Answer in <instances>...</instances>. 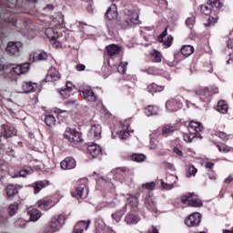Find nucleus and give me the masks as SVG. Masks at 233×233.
<instances>
[{
    "label": "nucleus",
    "instance_id": "1",
    "mask_svg": "<svg viewBox=\"0 0 233 233\" xmlns=\"http://www.w3.org/2000/svg\"><path fill=\"white\" fill-rule=\"evenodd\" d=\"M192 198H194V193H187L181 197V203L187 207H203V202L201 200Z\"/></svg>",
    "mask_w": 233,
    "mask_h": 233
},
{
    "label": "nucleus",
    "instance_id": "2",
    "mask_svg": "<svg viewBox=\"0 0 233 233\" xmlns=\"http://www.w3.org/2000/svg\"><path fill=\"white\" fill-rule=\"evenodd\" d=\"M64 137L66 139H68L70 143H81L83 141V138H81V133L77 132L75 129H66Z\"/></svg>",
    "mask_w": 233,
    "mask_h": 233
},
{
    "label": "nucleus",
    "instance_id": "3",
    "mask_svg": "<svg viewBox=\"0 0 233 233\" xmlns=\"http://www.w3.org/2000/svg\"><path fill=\"white\" fill-rule=\"evenodd\" d=\"M199 223H201V214L198 212L189 215L185 221L187 227L189 228L198 227Z\"/></svg>",
    "mask_w": 233,
    "mask_h": 233
},
{
    "label": "nucleus",
    "instance_id": "4",
    "mask_svg": "<svg viewBox=\"0 0 233 233\" xmlns=\"http://www.w3.org/2000/svg\"><path fill=\"white\" fill-rule=\"evenodd\" d=\"M79 92L86 101H90L92 103H94V101H97V96H96V94H94V91H92L90 86L82 87L79 89Z\"/></svg>",
    "mask_w": 233,
    "mask_h": 233
},
{
    "label": "nucleus",
    "instance_id": "5",
    "mask_svg": "<svg viewBox=\"0 0 233 233\" xmlns=\"http://www.w3.org/2000/svg\"><path fill=\"white\" fill-rule=\"evenodd\" d=\"M126 23L128 26H134L136 25H139L141 22L139 21V15L136 11L127 12Z\"/></svg>",
    "mask_w": 233,
    "mask_h": 233
},
{
    "label": "nucleus",
    "instance_id": "6",
    "mask_svg": "<svg viewBox=\"0 0 233 233\" xmlns=\"http://www.w3.org/2000/svg\"><path fill=\"white\" fill-rule=\"evenodd\" d=\"M182 105L177 98H172L166 102V108L168 112H177Z\"/></svg>",
    "mask_w": 233,
    "mask_h": 233
},
{
    "label": "nucleus",
    "instance_id": "7",
    "mask_svg": "<svg viewBox=\"0 0 233 233\" xmlns=\"http://www.w3.org/2000/svg\"><path fill=\"white\" fill-rule=\"evenodd\" d=\"M133 132L134 130L130 129V123L125 121L124 124L121 125V129L117 132V135L121 139H127Z\"/></svg>",
    "mask_w": 233,
    "mask_h": 233
},
{
    "label": "nucleus",
    "instance_id": "8",
    "mask_svg": "<svg viewBox=\"0 0 233 233\" xmlns=\"http://www.w3.org/2000/svg\"><path fill=\"white\" fill-rule=\"evenodd\" d=\"M29 59L32 63L35 61H46L48 59V54L45 51H36L30 54Z\"/></svg>",
    "mask_w": 233,
    "mask_h": 233
},
{
    "label": "nucleus",
    "instance_id": "9",
    "mask_svg": "<svg viewBox=\"0 0 233 233\" xmlns=\"http://www.w3.org/2000/svg\"><path fill=\"white\" fill-rule=\"evenodd\" d=\"M167 30L168 28L166 27V29L162 32V34L157 37L158 41L160 43H163L164 46H166L167 48H168V46H170V45H172V41H174V37H172V35H167Z\"/></svg>",
    "mask_w": 233,
    "mask_h": 233
},
{
    "label": "nucleus",
    "instance_id": "10",
    "mask_svg": "<svg viewBox=\"0 0 233 233\" xmlns=\"http://www.w3.org/2000/svg\"><path fill=\"white\" fill-rule=\"evenodd\" d=\"M30 71V64L29 63H24L21 65H18L15 67H13V72L16 76H23V74H28Z\"/></svg>",
    "mask_w": 233,
    "mask_h": 233
},
{
    "label": "nucleus",
    "instance_id": "11",
    "mask_svg": "<svg viewBox=\"0 0 233 233\" xmlns=\"http://www.w3.org/2000/svg\"><path fill=\"white\" fill-rule=\"evenodd\" d=\"M15 134H17L15 127L10 126L9 124L2 126L1 135L4 136V137H12V136H15Z\"/></svg>",
    "mask_w": 233,
    "mask_h": 233
},
{
    "label": "nucleus",
    "instance_id": "12",
    "mask_svg": "<svg viewBox=\"0 0 233 233\" xmlns=\"http://www.w3.org/2000/svg\"><path fill=\"white\" fill-rule=\"evenodd\" d=\"M85 180H79L76 182V186L75 187V190L72 192V196L74 198H83V191L85 190Z\"/></svg>",
    "mask_w": 233,
    "mask_h": 233
},
{
    "label": "nucleus",
    "instance_id": "13",
    "mask_svg": "<svg viewBox=\"0 0 233 233\" xmlns=\"http://www.w3.org/2000/svg\"><path fill=\"white\" fill-rule=\"evenodd\" d=\"M87 150L92 157H99L101 154H103V149H101V146L97 144L89 145Z\"/></svg>",
    "mask_w": 233,
    "mask_h": 233
},
{
    "label": "nucleus",
    "instance_id": "14",
    "mask_svg": "<svg viewBox=\"0 0 233 233\" xmlns=\"http://www.w3.org/2000/svg\"><path fill=\"white\" fill-rule=\"evenodd\" d=\"M60 167L63 168V170H72V168H76V159L66 157L60 163Z\"/></svg>",
    "mask_w": 233,
    "mask_h": 233
},
{
    "label": "nucleus",
    "instance_id": "15",
    "mask_svg": "<svg viewBox=\"0 0 233 233\" xmlns=\"http://www.w3.org/2000/svg\"><path fill=\"white\" fill-rule=\"evenodd\" d=\"M53 221L56 223V228L58 231L65 227V223L66 222V216L60 214L56 215L53 218Z\"/></svg>",
    "mask_w": 233,
    "mask_h": 233
},
{
    "label": "nucleus",
    "instance_id": "16",
    "mask_svg": "<svg viewBox=\"0 0 233 233\" xmlns=\"http://www.w3.org/2000/svg\"><path fill=\"white\" fill-rule=\"evenodd\" d=\"M58 79H61V74L57 69L52 67L49 69L48 74L46 76V80L47 81H58Z\"/></svg>",
    "mask_w": 233,
    "mask_h": 233
},
{
    "label": "nucleus",
    "instance_id": "17",
    "mask_svg": "<svg viewBox=\"0 0 233 233\" xmlns=\"http://www.w3.org/2000/svg\"><path fill=\"white\" fill-rule=\"evenodd\" d=\"M21 45L19 43H14L10 42L7 45L6 51L8 54H11V56H15L19 54Z\"/></svg>",
    "mask_w": 233,
    "mask_h": 233
},
{
    "label": "nucleus",
    "instance_id": "18",
    "mask_svg": "<svg viewBox=\"0 0 233 233\" xmlns=\"http://www.w3.org/2000/svg\"><path fill=\"white\" fill-rule=\"evenodd\" d=\"M102 127L99 124H95L91 126L90 135L93 136L95 139H101Z\"/></svg>",
    "mask_w": 233,
    "mask_h": 233
},
{
    "label": "nucleus",
    "instance_id": "19",
    "mask_svg": "<svg viewBox=\"0 0 233 233\" xmlns=\"http://www.w3.org/2000/svg\"><path fill=\"white\" fill-rule=\"evenodd\" d=\"M37 207L41 210H48L52 208V199L42 198L37 201Z\"/></svg>",
    "mask_w": 233,
    "mask_h": 233
},
{
    "label": "nucleus",
    "instance_id": "20",
    "mask_svg": "<svg viewBox=\"0 0 233 233\" xmlns=\"http://www.w3.org/2000/svg\"><path fill=\"white\" fill-rule=\"evenodd\" d=\"M45 35L49 39V42L53 41V39H59V33H57V31L52 27L46 28Z\"/></svg>",
    "mask_w": 233,
    "mask_h": 233
},
{
    "label": "nucleus",
    "instance_id": "21",
    "mask_svg": "<svg viewBox=\"0 0 233 233\" xmlns=\"http://www.w3.org/2000/svg\"><path fill=\"white\" fill-rule=\"evenodd\" d=\"M22 88L25 94H30V92H34L37 88V84L34 82H24Z\"/></svg>",
    "mask_w": 233,
    "mask_h": 233
},
{
    "label": "nucleus",
    "instance_id": "22",
    "mask_svg": "<svg viewBox=\"0 0 233 233\" xmlns=\"http://www.w3.org/2000/svg\"><path fill=\"white\" fill-rule=\"evenodd\" d=\"M106 15L107 19H116V17H117V6H116L114 4L111 5L106 13Z\"/></svg>",
    "mask_w": 233,
    "mask_h": 233
},
{
    "label": "nucleus",
    "instance_id": "23",
    "mask_svg": "<svg viewBox=\"0 0 233 233\" xmlns=\"http://www.w3.org/2000/svg\"><path fill=\"white\" fill-rule=\"evenodd\" d=\"M56 232H59V229L57 228V226L56 225L54 218H52L48 223V225L45 228L44 233H56Z\"/></svg>",
    "mask_w": 233,
    "mask_h": 233
},
{
    "label": "nucleus",
    "instance_id": "24",
    "mask_svg": "<svg viewBox=\"0 0 233 233\" xmlns=\"http://www.w3.org/2000/svg\"><path fill=\"white\" fill-rule=\"evenodd\" d=\"M194 94H196V96H198L201 99H205V97H208V88L197 87L194 90Z\"/></svg>",
    "mask_w": 233,
    "mask_h": 233
},
{
    "label": "nucleus",
    "instance_id": "25",
    "mask_svg": "<svg viewBox=\"0 0 233 233\" xmlns=\"http://www.w3.org/2000/svg\"><path fill=\"white\" fill-rule=\"evenodd\" d=\"M121 50V47H119L116 44H112L106 46V52L109 56H117L119 54V51Z\"/></svg>",
    "mask_w": 233,
    "mask_h": 233
},
{
    "label": "nucleus",
    "instance_id": "26",
    "mask_svg": "<svg viewBox=\"0 0 233 233\" xmlns=\"http://www.w3.org/2000/svg\"><path fill=\"white\" fill-rule=\"evenodd\" d=\"M217 110H218V112H219L220 114H227V112H228V104L227 103V101H225V100H220V101L218 103Z\"/></svg>",
    "mask_w": 233,
    "mask_h": 233
},
{
    "label": "nucleus",
    "instance_id": "27",
    "mask_svg": "<svg viewBox=\"0 0 233 233\" xmlns=\"http://www.w3.org/2000/svg\"><path fill=\"white\" fill-rule=\"evenodd\" d=\"M163 90H165V87L163 86H158L155 83H153L147 86V92L152 94V96H154V94H156V92H163Z\"/></svg>",
    "mask_w": 233,
    "mask_h": 233
},
{
    "label": "nucleus",
    "instance_id": "28",
    "mask_svg": "<svg viewBox=\"0 0 233 233\" xmlns=\"http://www.w3.org/2000/svg\"><path fill=\"white\" fill-rule=\"evenodd\" d=\"M28 216L30 218L29 221H37L41 218L42 214L38 209H31L28 211Z\"/></svg>",
    "mask_w": 233,
    "mask_h": 233
},
{
    "label": "nucleus",
    "instance_id": "29",
    "mask_svg": "<svg viewBox=\"0 0 233 233\" xmlns=\"http://www.w3.org/2000/svg\"><path fill=\"white\" fill-rule=\"evenodd\" d=\"M203 126L201 123L191 121L189 124V132H202Z\"/></svg>",
    "mask_w": 233,
    "mask_h": 233
},
{
    "label": "nucleus",
    "instance_id": "30",
    "mask_svg": "<svg viewBox=\"0 0 233 233\" xmlns=\"http://www.w3.org/2000/svg\"><path fill=\"white\" fill-rule=\"evenodd\" d=\"M181 54L184 57H190L194 54V46H184L181 48Z\"/></svg>",
    "mask_w": 233,
    "mask_h": 233
},
{
    "label": "nucleus",
    "instance_id": "31",
    "mask_svg": "<svg viewBox=\"0 0 233 233\" xmlns=\"http://www.w3.org/2000/svg\"><path fill=\"white\" fill-rule=\"evenodd\" d=\"M158 113L159 108L154 107V106H148L145 110V114L147 116H157Z\"/></svg>",
    "mask_w": 233,
    "mask_h": 233
},
{
    "label": "nucleus",
    "instance_id": "32",
    "mask_svg": "<svg viewBox=\"0 0 233 233\" xmlns=\"http://www.w3.org/2000/svg\"><path fill=\"white\" fill-rule=\"evenodd\" d=\"M6 192H7L8 198H14V196H15V194H17L18 191L15 186L10 184L6 187Z\"/></svg>",
    "mask_w": 233,
    "mask_h": 233
},
{
    "label": "nucleus",
    "instance_id": "33",
    "mask_svg": "<svg viewBox=\"0 0 233 233\" xmlns=\"http://www.w3.org/2000/svg\"><path fill=\"white\" fill-rule=\"evenodd\" d=\"M17 210H19V204H17V202L9 205L8 213L10 214V216H15Z\"/></svg>",
    "mask_w": 233,
    "mask_h": 233
},
{
    "label": "nucleus",
    "instance_id": "34",
    "mask_svg": "<svg viewBox=\"0 0 233 233\" xmlns=\"http://www.w3.org/2000/svg\"><path fill=\"white\" fill-rule=\"evenodd\" d=\"M137 221H139V217L134 214H129L126 217V222L128 225H132V223H137Z\"/></svg>",
    "mask_w": 233,
    "mask_h": 233
},
{
    "label": "nucleus",
    "instance_id": "35",
    "mask_svg": "<svg viewBox=\"0 0 233 233\" xmlns=\"http://www.w3.org/2000/svg\"><path fill=\"white\" fill-rule=\"evenodd\" d=\"M90 225V222H86V221H80L78 222L75 228H78V230H80L81 232H83V230H88V227Z\"/></svg>",
    "mask_w": 233,
    "mask_h": 233
},
{
    "label": "nucleus",
    "instance_id": "36",
    "mask_svg": "<svg viewBox=\"0 0 233 233\" xmlns=\"http://www.w3.org/2000/svg\"><path fill=\"white\" fill-rule=\"evenodd\" d=\"M132 161H136L137 163H143L147 157L143 154H133L131 156Z\"/></svg>",
    "mask_w": 233,
    "mask_h": 233
},
{
    "label": "nucleus",
    "instance_id": "37",
    "mask_svg": "<svg viewBox=\"0 0 233 233\" xmlns=\"http://www.w3.org/2000/svg\"><path fill=\"white\" fill-rule=\"evenodd\" d=\"M46 124L47 127H56V117L52 115H47L46 116Z\"/></svg>",
    "mask_w": 233,
    "mask_h": 233
},
{
    "label": "nucleus",
    "instance_id": "38",
    "mask_svg": "<svg viewBox=\"0 0 233 233\" xmlns=\"http://www.w3.org/2000/svg\"><path fill=\"white\" fill-rule=\"evenodd\" d=\"M175 128L173 126H165L162 128V136H168V134H172L174 132Z\"/></svg>",
    "mask_w": 233,
    "mask_h": 233
},
{
    "label": "nucleus",
    "instance_id": "39",
    "mask_svg": "<svg viewBox=\"0 0 233 233\" xmlns=\"http://www.w3.org/2000/svg\"><path fill=\"white\" fill-rule=\"evenodd\" d=\"M127 66H128V62H121L117 68L119 74H127Z\"/></svg>",
    "mask_w": 233,
    "mask_h": 233
},
{
    "label": "nucleus",
    "instance_id": "40",
    "mask_svg": "<svg viewBox=\"0 0 233 233\" xmlns=\"http://www.w3.org/2000/svg\"><path fill=\"white\" fill-rule=\"evenodd\" d=\"M45 187H46V185H45V182H43V181L36 182L35 184V194L41 192V190H43V188H45Z\"/></svg>",
    "mask_w": 233,
    "mask_h": 233
},
{
    "label": "nucleus",
    "instance_id": "41",
    "mask_svg": "<svg viewBox=\"0 0 233 233\" xmlns=\"http://www.w3.org/2000/svg\"><path fill=\"white\" fill-rule=\"evenodd\" d=\"M151 56L155 63H161V53L158 51H153Z\"/></svg>",
    "mask_w": 233,
    "mask_h": 233
},
{
    "label": "nucleus",
    "instance_id": "42",
    "mask_svg": "<svg viewBox=\"0 0 233 233\" xmlns=\"http://www.w3.org/2000/svg\"><path fill=\"white\" fill-rule=\"evenodd\" d=\"M146 204L151 210H154V208L156 207V204L154 203V197H147L146 198Z\"/></svg>",
    "mask_w": 233,
    "mask_h": 233
},
{
    "label": "nucleus",
    "instance_id": "43",
    "mask_svg": "<svg viewBox=\"0 0 233 233\" xmlns=\"http://www.w3.org/2000/svg\"><path fill=\"white\" fill-rule=\"evenodd\" d=\"M198 174V168L194 166H189L187 169V177H192V176H196Z\"/></svg>",
    "mask_w": 233,
    "mask_h": 233
},
{
    "label": "nucleus",
    "instance_id": "44",
    "mask_svg": "<svg viewBox=\"0 0 233 233\" xmlns=\"http://www.w3.org/2000/svg\"><path fill=\"white\" fill-rule=\"evenodd\" d=\"M161 187L164 190H172V188H174V184L172 181H170V183H165V181L161 180Z\"/></svg>",
    "mask_w": 233,
    "mask_h": 233
},
{
    "label": "nucleus",
    "instance_id": "45",
    "mask_svg": "<svg viewBox=\"0 0 233 233\" xmlns=\"http://www.w3.org/2000/svg\"><path fill=\"white\" fill-rule=\"evenodd\" d=\"M208 5H210L212 8H221V2L219 0H215V1L208 0Z\"/></svg>",
    "mask_w": 233,
    "mask_h": 233
},
{
    "label": "nucleus",
    "instance_id": "46",
    "mask_svg": "<svg viewBox=\"0 0 233 233\" xmlns=\"http://www.w3.org/2000/svg\"><path fill=\"white\" fill-rule=\"evenodd\" d=\"M33 170H26V169H22L18 175H16V177H26L28 174H32Z\"/></svg>",
    "mask_w": 233,
    "mask_h": 233
},
{
    "label": "nucleus",
    "instance_id": "47",
    "mask_svg": "<svg viewBox=\"0 0 233 233\" xmlns=\"http://www.w3.org/2000/svg\"><path fill=\"white\" fill-rule=\"evenodd\" d=\"M57 39L58 38H54L49 43L52 45V46H54V48H62L63 44H61V42H59Z\"/></svg>",
    "mask_w": 233,
    "mask_h": 233
},
{
    "label": "nucleus",
    "instance_id": "48",
    "mask_svg": "<svg viewBox=\"0 0 233 233\" xmlns=\"http://www.w3.org/2000/svg\"><path fill=\"white\" fill-rule=\"evenodd\" d=\"M194 137H196V135L194 133L185 134L184 141H186V143H190L192 139H194Z\"/></svg>",
    "mask_w": 233,
    "mask_h": 233
},
{
    "label": "nucleus",
    "instance_id": "49",
    "mask_svg": "<svg viewBox=\"0 0 233 233\" xmlns=\"http://www.w3.org/2000/svg\"><path fill=\"white\" fill-rule=\"evenodd\" d=\"M200 9H201L202 14H205L206 15H208V14H210V12H211L210 6H208L207 5H202Z\"/></svg>",
    "mask_w": 233,
    "mask_h": 233
},
{
    "label": "nucleus",
    "instance_id": "50",
    "mask_svg": "<svg viewBox=\"0 0 233 233\" xmlns=\"http://www.w3.org/2000/svg\"><path fill=\"white\" fill-rule=\"evenodd\" d=\"M123 214H125V211H118L112 215L113 219H116V221H121V218L123 217Z\"/></svg>",
    "mask_w": 233,
    "mask_h": 233
},
{
    "label": "nucleus",
    "instance_id": "51",
    "mask_svg": "<svg viewBox=\"0 0 233 233\" xmlns=\"http://www.w3.org/2000/svg\"><path fill=\"white\" fill-rule=\"evenodd\" d=\"M215 23H218V17L209 16L208 23L204 24L205 26H213Z\"/></svg>",
    "mask_w": 233,
    "mask_h": 233
},
{
    "label": "nucleus",
    "instance_id": "52",
    "mask_svg": "<svg viewBox=\"0 0 233 233\" xmlns=\"http://www.w3.org/2000/svg\"><path fill=\"white\" fill-rule=\"evenodd\" d=\"M144 188H147V190H154L156 188V183L155 182H149L143 185Z\"/></svg>",
    "mask_w": 233,
    "mask_h": 233
},
{
    "label": "nucleus",
    "instance_id": "53",
    "mask_svg": "<svg viewBox=\"0 0 233 233\" xmlns=\"http://www.w3.org/2000/svg\"><path fill=\"white\" fill-rule=\"evenodd\" d=\"M127 199L129 203H132L133 205H137V197L128 194Z\"/></svg>",
    "mask_w": 233,
    "mask_h": 233
},
{
    "label": "nucleus",
    "instance_id": "54",
    "mask_svg": "<svg viewBox=\"0 0 233 233\" xmlns=\"http://www.w3.org/2000/svg\"><path fill=\"white\" fill-rule=\"evenodd\" d=\"M66 90L67 92H72V90H74V88L76 87V86H74V84L72 82H70V81H67L66 83Z\"/></svg>",
    "mask_w": 233,
    "mask_h": 233
},
{
    "label": "nucleus",
    "instance_id": "55",
    "mask_svg": "<svg viewBox=\"0 0 233 233\" xmlns=\"http://www.w3.org/2000/svg\"><path fill=\"white\" fill-rule=\"evenodd\" d=\"M167 181L170 184V181H172L173 185L177 182V176L176 175H170L167 177Z\"/></svg>",
    "mask_w": 233,
    "mask_h": 233
},
{
    "label": "nucleus",
    "instance_id": "56",
    "mask_svg": "<svg viewBox=\"0 0 233 233\" xmlns=\"http://www.w3.org/2000/svg\"><path fill=\"white\" fill-rule=\"evenodd\" d=\"M173 152L175 154H177V156H178V157H183V151H181L179 148L174 147Z\"/></svg>",
    "mask_w": 233,
    "mask_h": 233
},
{
    "label": "nucleus",
    "instance_id": "57",
    "mask_svg": "<svg viewBox=\"0 0 233 233\" xmlns=\"http://www.w3.org/2000/svg\"><path fill=\"white\" fill-rule=\"evenodd\" d=\"M68 92L66 89H60L59 94L62 96V97H68Z\"/></svg>",
    "mask_w": 233,
    "mask_h": 233
},
{
    "label": "nucleus",
    "instance_id": "58",
    "mask_svg": "<svg viewBox=\"0 0 233 233\" xmlns=\"http://www.w3.org/2000/svg\"><path fill=\"white\" fill-rule=\"evenodd\" d=\"M219 152H230V147H218Z\"/></svg>",
    "mask_w": 233,
    "mask_h": 233
},
{
    "label": "nucleus",
    "instance_id": "59",
    "mask_svg": "<svg viewBox=\"0 0 233 233\" xmlns=\"http://www.w3.org/2000/svg\"><path fill=\"white\" fill-rule=\"evenodd\" d=\"M86 66L83 64H79L76 66L77 72H83L85 70Z\"/></svg>",
    "mask_w": 233,
    "mask_h": 233
},
{
    "label": "nucleus",
    "instance_id": "60",
    "mask_svg": "<svg viewBox=\"0 0 233 233\" xmlns=\"http://www.w3.org/2000/svg\"><path fill=\"white\" fill-rule=\"evenodd\" d=\"M186 24L187 25V26H190V25H194V18H187L186 20Z\"/></svg>",
    "mask_w": 233,
    "mask_h": 233
},
{
    "label": "nucleus",
    "instance_id": "61",
    "mask_svg": "<svg viewBox=\"0 0 233 233\" xmlns=\"http://www.w3.org/2000/svg\"><path fill=\"white\" fill-rule=\"evenodd\" d=\"M219 137H220V139H224V140H227V139H228V136H227L225 133H219Z\"/></svg>",
    "mask_w": 233,
    "mask_h": 233
},
{
    "label": "nucleus",
    "instance_id": "62",
    "mask_svg": "<svg viewBox=\"0 0 233 233\" xmlns=\"http://www.w3.org/2000/svg\"><path fill=\"white\" fill-rule=\"evenodd\" d=\"M233 181V177L232 176H228L226 179H225V183H232Z\"/></svg>",
    "mask_w": 233,
    "mask_h": 233
},
{
    "label": "nucleus",
    "instance_id": "63",
    "mask_svg": "<svg viewBox=\"0 0 233 233\" xmlns=\"http://www.w3.org/2000/svg\"><path fill=\"white\" fill-rule=\"evenodd\" d=\"M228 48H232L233 47V39H228Z\"/></svg>",
    "mask_w": 233,
    "mask_h": 233
},
{
    "label": "nucleus",
    "instance_id": "64",
    "mask_svg": "<svg viewBox=\"0 0 233 233\" xmlns=\"http://www.w3.org/2000/svg\"><path fill=\"white\" fill-rule=\"evenodd\" d=\"M148 233H159V231H157V228L152 227L151 230H149Z\"/></svg>",
    "mask_w": 233,
    "mask_h": 233
}]
</instances>
